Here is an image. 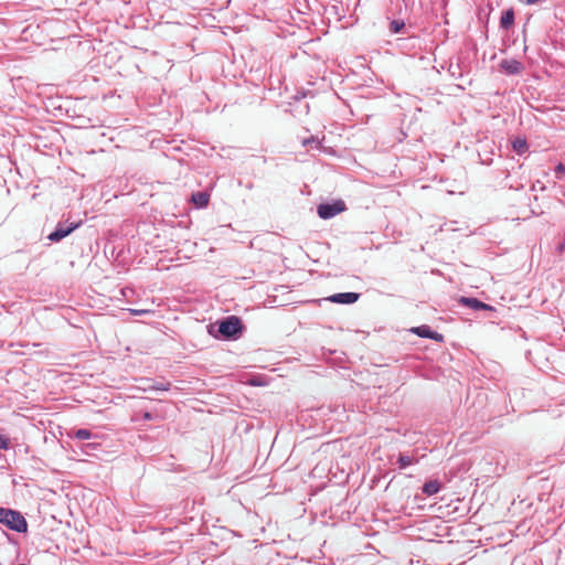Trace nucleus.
Wrapping results in <instances>:
<instances>
[{
    "instance_id": "nucleus-23",
    "label": "nucleus",
    "mask_w": 565,
    "mask_h": 565,
    "mask_svg": "<svg viewBox=\"0 0 565 565\" xmlns=\"http://www.w3.org/2000/svg\"><path fill=\"white\" fill-rule=\"evenodd\" d=\"M253 186H254V185H253V183H252V182H248V183L246 184V189H248V190H252V189H253Z\"/></svg>"
},
{
    "instance_id": "nucleus-22",
    "label": "nucleus",
    "mask_w": 565,
    "mask_h": 565,
    "mask_svg": "<svg viewBox=\"0 0 565 565\" xmlns=\"http://www.w3.org/2000/svg\"><path fill=\"white\" fill-rule=\"evenodd\" d=\"M557 249L559 253H563L565 250V239L557 246Z\"/></svg>"
},
{
    "instance_id": "nucleus-7",
    "label": "nucleus",
    "mask_w": 565,
    "mask_h": 565,
    "mask_svg": "<svg viewBox=\"0 0 565 565\" xmlns=\"http://www.w3.org/2000/svg\"><path fill=\"white\" fill-rule=\"evenodd\" d=\"M500 68L508 75H516L523 71V64L516 60H502L500 62Z\"/></svg>"
},
{
    "instance_id": "nucleus-16",
    "label": "nucleus",
    "mask_w": 565,
    "mask_h": 565,
    "mask_svg": "<svg viewBox=\"0 0 565 565\" xmlns=\"http://www.w3.org/2000/svg\"><path fill=\"white\" fill-rule=\"evenodd\" d=\"M554 173H555V178H556L557 180H564V179H565V164H563L562 162H559V163L555 167Z\"/></svg>"
},
{
    "instance_id": "nucleus-18",
    "label": "nucleus",
    "mask_w": 565,
    "mask_h": 565,
    "mask_svg": "<svg viewBox=\"0 0 565 565\" xmlns=\"http://www.w3.org/2000/svg\"><path fill=\"white\" fill-rule=\"evenodd\" d=\"M129 312L132 316H145L151 313V310L149 309H129Z\"/></svg>"
},
{
    "instance_id": "nucleus-15",
    "label": "nucleus",
    "mask_w": 565,
    "mask_h": 565,
    "mask_svg": "<svg viewBox=\"0 0 565 565\" xmlns=\"http://www.w3.org/2000/svg\"><path fill=\"white\" fill-rule=\"evenodd\" d=\"M405 26L403 20H392L390 23V31L392 33H399Z\"/></svg>"
},
{
    "instance_id": "nucleus-2",
    "label": "nucleus",
    "mask_w": 565,
    "mask_h": 565,
    "mask_svg": "<svg viewBox=\"0 0 565 565\" xmlns=\"http://www.w3.org/2000/svg\"><path fill=\"white\" fill-rule=\"evenodd\" d=\"M0 523L18 533H26L28 531V522L23 514L9 508L0 507Z\"/></svg>"
},
{
    "instance_id": "nucleus-21",
    "label": "nucleus",
    "mask_w": 565,
    "mask_h": 565,
    "mask_svg": "<svg viewBox=\"0 0 565 565\" xmlns=\"http://www.w3.org/2000/svg\"><path fill=\"white\" fill-rule=\"evenodd\" d=\"M309 143H317L318 145L319 142L313 137H310V138L303 140V146H307Z\"/></svg>"
},
{
    "instance_id": "nucleus-20",
    "label": "nucleus",
    "mask_w": 565,
    "mask_h": 565,
    "mask_svg": "<svg viewBox=\"0 0 565 565\" xmlns=\"http://www.w3.org/2000/svg\"><path fill=\"white\" fill-rule=\"evenodd\" d=\"M141 418H142L143 420H153V419L158 418V415H157V414H153V413H151V412H143V413L141 414Z\"/></svg>"
},
{
    "instance_id": "nucleus-12",
    "label": "nucleus",
    "mask_w": 565,
    "mask_h": 565,
    "mask_svg": "<svg viewBox=\"0 0 565 565\" xmlns=\"http://www.w3.org/2000/svg\"><path fill=\"white\" fill-rule=\"evenodd\" d=\"M418 458L414 457L413 455H406V454H399L396 463L398 465L399 469H405L411 465L417 463Z\"/></svg>"
},
{
    "instance_id": "nucleus-3",
    "label": "nucleus",
    "mask_w": 565,
    "mask_h": 565,
    "mask_svg": "<svg viewBox=\"0 0 565 565\" xmlns=\"http://www.w3.org/2000/svg\"><path fill=\"white\" fill-rule=\"evenodd\" d=\"M82 225V221L78 222H58L55 230L49 234L47 239L57 243L63 238L72 234L76 228Z\"/></svg>"
},
{
    "instance_id": "nucleus-19",
    "label": "nucleus",
    "mask_w": 565,
    "mask_h": 565,
    "mask_svg": "<svg viewBox=\"0 0 565 565\" xmlns=\"http://www.w3.org/2000/svg\"><path fill=\"white\" fill-rule=\"evenodd\" d=\"M10 446V440L8 437L0 435V449L7 450Z\"/></svg>"
},
{
    "instance_id": "nucleus-9",
    "label": "nucleus",
    "mask_w": 565,
    "mask_h": 565,
    "mask_svg": "<svg viewBox=\"0 0 565 565\" xmlns=\"http://www.w3.org/2000/svg\"><path fill=\"white\" fill-rule=\"evenodd\" d=\"M515 13L512 8H509L502 12L500 19V28L503 30H509L514 24Z\"/></svg>"
},
{
    "instance_id": "nucleus-6",
    "label": "nucleus",
    "mask_w": 565,
    "mask_h": 565,
    "mask_svg": "<svg viewBox=\"0 0 565 565\" xmlns=\"http://www.w3.org/2000/svg\"><path fill=\"white\" fill-rule=\"evenodd\" d=\"M360 298V294L358 292H338L327 298V300L335 303L342 305H352L356 302Z\"/></svg>"
},
{
    "instance_id": "nucleus-1",
    "label": "nucleus",
    "mask_w": 565,
    "mask_h": 565,
    "mask_svg": "<svg viewBox=\"0 0 565 565\" xmlns=\"http://www.w3.org/2000/svg\"><path fill=\"white\" fill-rule=\"evenodd\" d=\"M244 330L242 320L236 316H228L209 326V333L216 339H237Z\"/></svg>"
},
{
    "instance_id": "nucleus-17",
    "label": "nucleus",
    "mask_w": 565,
    "mask_h": 565,
    "mask_svg": "<svg viewBox=\"0 0 565 565\" xmlns=\"http://www.w3.org/2000/svg\"><path fill=\"white\" fill-rule=\"evenodd\" d=\"M151 388L157 391H168L170 388V383L168 382H160L154 384Z\"/></svg>"
},
{
    "instance_id": "nucleus-4",
    "label": "nucleus",
    "mask_w": 565,
    "mask_h": 565,
    "mask_svg": "<svg viewBox=\"0 0 565 565\" xmlns=\"http://www.w3.org/2000/svg\"><path fill=\"white\" fill-rule=\"evenodd\" d=\"M345 210V204L343 201L338 200L333 203H321L318 205L317 212L319 217L322 220H329L338 215L339 213Z\"/></svg>"
},
{
    "instance_id": "nucleus-13",
    "label": "nucleus",
    "mask_w": 565,
    "mask_h": 565,
    "mask_svg": "<svg viewBox=\"0 0 565 565\" xmlns=\"http://www.w3.org/2000/svg\"><path fill=\"white\" fill-rule=\"evenodd\" d=\"M71 438H75L78 440H88L93 437V433L86 428L75 429L68 434Z\"/></svg>"
},
{
    "instance_id": "nucleus-10",
    "label": "nucleus",
    "mask_w": 565,
    "mask_h": 565,
    "mask_svg": "<svg viewBox=\"0 0 565 565\" xmlns=\"http://www.w3.org/2000/svg\"><path fill=\"white\" fill-rule=\"evenodd\" d=\"M191 201L199 209L206 207L210 202V194L206 191L195 192L192 194Z\"/></svg>"
},
{
    "instance_id": "nucleus-14",
    "label": "nucleus",
    "mask_w": 565,
    "mask_h": 565,
    "mask_svg": "<svg viewBox=\"0 0 565 565\" xmlns=\"http://www.w3.org/2000/svg\"><path fill=\"white\" fill-rule=\"evenodd\" d=\"M512 148L518 154H523L527 151L529 146L524 138H515L512 141Z\"/></svg>"
},
{
    "instance_id": "nucleus-8",
    "label": "nucleus",
    "mask_w": 565,
    "mask_h": 565,
    "mask_svg": "<svg viewBox=\"0 0 565 565\" xmlns=\"http://www.w3.org/2000/svg\"><path fill=\"white\" fill-rule=\"evenodd\" d=\"M459 302L470 309H473L476 311H479V310H493V308L488 305V303H484L482 301H480L479 299L477 298H473V297H461Z\"/></svg>"
},
{
    "instance_id": "nucleus-5",
    "label": "nucleus",
    "mask_w": 565,
    "mask_h": 565,
    "mask_svg": "<svg viewBox=\"0 0 565 565\" xmlns=\"http://www.w3.org/2000/svg\"><path fill=\"white\" fill-rule=\"evenodd\" d=\"M411 331L420 338L431 339L437 342L444 341V335L441 333H438L437 331L431 330L430 327L427 324L414 327L411 329Z\"/></svg>"
},
{
    "instance_id": "nucleus-11",
    "label": "nucleus",
    "mask_w": 565,
    "mask_h": 565,
    "mask_svg": "<svg viewBox=\"0 0 565 565\" xmlns=\"http://www.w3.org/2000/svg\"><path fill=\"white\" fill-rule=\"evenodd\" d=\"M440 489H441V483L438 480H429V481L425 482L424 486L422 487V492L425 495L430 497V495L438 493L440 491Z\"/></svg>"
}]
</instances>
